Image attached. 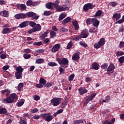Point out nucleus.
<instances>
[{
    "mask_svg": "<svg viewBox=\"0 0 124 124\" xmlns=\"http://www.w3.org/2000/svg\"><path fill=\"white\" fill-rule=\"evenodd\" d=\"M56 61L61 66H62V67H65V68H66V67L68 66V60L65 58H57Z\"/></svg>",
    "mask_w": 124,
    "mask_h": 124,
    "instance_id": "obj_1",
    "label": "nucleus"
},
{
    "mask_svg": "<svg viewBox=\"0 0 124 124\" xmlns=\"http://www.w3.org/2000/svg\"><path fill=\"white\" fill-rule=\"evenodd\" d=\"M16 72L15 73V77L16 79H21L22 78V75L23 74V71H24V68H22V66H19L16 68Z\"/></svg>",
    "mask_w": 124,
    "mask_h": 124,
    "instance_id": "obj_2",
    "label": "nucleus"
},
{
    "mask_svg": "<svg viewBox=\"0 0 124 124\" xmlns=\"http://www.w3.org/2000/svg\"><path fill=\"white\" fill-rule=\"evenodd\" d=\"M105 44V39L102 38L100 39L99 42L94 44V48L95 49H99L101 46H103Z\"/></svg>",
    "mask_w": 124,
    "mask_h": 124,
    "instance_id": "obj_3",
    "label": "nucleus"
},
{
    "mask_svg": "<svg viewBox=\"0 0 124 124\" xmlns=\"http://www.w3.org/2000/svg\"><path fill=\"white\" fill-rule=\"evenodd\" d=\"M70 7L66 6V5H59L56 8V10L58 12H62L63 11H68Z\"/></svg>",
    "mask_w": 124,
    "mask_h": 124,
    "instance_id": "obj_4",
    "label": "nucleus"
},
{
    "mask_svg": "<svg viewBox=\"0 0 124 124\" xmlns=\"http://www.w3.org/2000/svg\"><path fill=\"white\" fill-rule=\"evenodd\" d=\"M41 118L45 119L46 122H51L53 120V116L51 115L50 113H44L41 115Z\"/></svg>",
    "mask_w": 124,
    "mask_h": 124,
    "instance_id": "obj_5",
    "label": "nucleus"
},
{
    "mask_svg": "<svg viewBox=\"0 0 124 124\" xmlns=\"http://www.w3.org/2000/svg\"><path fill=\"white\" fill-rule=\"evenodd\" d=\"M61 101H62V98L55 97L51 100V103L53 106L56 107L60 105Z\"/></svg>",
    "mask_w": 124,
    "mask_h": 124,
    "instance_id": "obj_6",
    "label": "nucleus"
},
{
    "mask_svg": "<svg viewBox=\"0 0 124 124\" xmlns=\"http://www.w3.org/2000/svg\"><path fill=\"white\" fill-rule=\"evenodd\" d=\"M1 102L2 103H8L9 104H11V103H13V102H14L10 95L7 97L6 99H2L1 100Z\"/></svg>",
    "mask_w": 124,
    "mask_h": 124,
    "instance_id": "obj_7",
    "label": "nucleus"
},
{
    "mask_svg": "<svg viewBox=\"0 0 124 124\" xmlns=\"http://www.w3.org/2000/svg\"><path fill=\"white\" fill-rule=\"evenodd\" d=\"M93 7H94V6H93V4L87 3L83 6V10L84 11H88L89 9H93Z\"/></svg>",
    "mask_w": 124,
    "mask_h": 124,
    "instance_id": "obj_8",
    "label": "nucleus"
},
{
    "mask_svg": "<svg viewBox=\"0 0 124 124\" xmlns=\"http://www.w3.org/2000/svg\"><path fill=\"white\" fill-rule=\"evenodd\" d=\"M60 49H61V45L60 44H57L52 47L51 51L52 53H56V52H58Z\"/></svg>",
    "mask_w": 124,
    "mask_h": 124,
    "instance_id": "obj_9",
    "label": "nucleus"
},
{
    "mask_svg": "<svg viewBox=\"0 0 124 124\" xmlns=\"http://www.w3.org/2000/svg\"><path fill=\"white\" fill-rule=\"evenodd\" d=\"M78 93L80 95H83V94H85L86 93H88V90L86 89V87H80L78 89Z\"/></svg>",
    "mask_w": 124,
    "mask_h": 124,
    "instance_id": "obj_10",
    "label": "nucleus"
},
{
    "mask_svg": "<svg viewBox=\"0 0 124 124\" xmlns=\"http://www.w3.org/2000/svg\"><path fill=\"white\" fill-rule=\"evenodd\" d=\"M81 38H87L89 35V32L87 29H84L80 34Z\"/></svg>",
    "mask_w": 124,
    "mask_h": 124,
    "instance_id": "obj_11",
    "label": "nucleus"
},
{
    "mask_svg": "<svg viewBox=\"0 0 124 124\" xmlns=\"http://www.w3.org/2000/svg\"><path fill=\"white\" fill-rule=\"evenodd\" d=\"M15 18L16 19H25L26 18V14L24 13H20V14H17L15 15Z\"/></svg>",
    "mask_w": 124,
    "mask_h": 124,
    "instance_id": "obj_12",
    "label": "nucleus"
},
{
    "mask_svg": "<svg viewBox=\"0 0 124 124\" xmlns=\"http://www.w3.org/2000/svg\"><path fill=\"white\" fill-rule=\"evenodd\" d=\"M26 15V18H27V16L28 17H33L34 19H38L39 18V16H34V13L32 12H30L28 13H27L25 14Z\"/></svg>",
    "mask_w": 124,
    "mask_h": 124,
    "instance_id": "obj_13",
    "label": "nucleus"
},
{
    "mask_svg": "<svg viewBox=\"0 0 124 124\" xmlns=\"http://www.w3.org/2000/svg\"><path fill=\"white\" fill-rule=\"evenodd\" d=\"M0 15H2L3 17L7 18V17H9V12L8 11L4 10L0 12Z\"/></svg>",
    "mask_w": 124,
    "mask_h": 124,
    "instance_id": "obj_14",
    "label": "nucleus"
},
{
    "mask_svg": "<svg viewBox=\"0 0 124 124\" xmlns=\"http://www.w3.org/2000/svg\"><path fill=\"white\" fill-rule=\"evenodd\" d=\"M115 67L114 64H110L107 69L108 72H111L112 71H114V69H115Z\"/></svg>",
    "mask_w": 124,
    "mask_h": 124,
    "instance_id": "obj_15",
    "label": "nucleus"
},
{
    "mask_svg": "<svg viewBox=\"0 0 124 124\" xmlns=\"http://www.w3.org/2000/svg\"><path fill=\"white\" fill-rule=\"evenodd\" d=\"M72 24L74 27H75V31H78L79 30V24H78V22L76 20H74L72 21Z\"/></svg>",
    "mask_w": 124,
    "mask_h": 124,
    "instance_id": "obj_16",
    "label": "nucleus"
},
{
    "mask_svg": "<svg viewBox=\"0 0 124 124\" xmlns=\"http://www.w3.org/2000/svg\"><path fill=\"white\" fill-rule=\"evenodd\" d=\"M13 28H5L3 30L2 33L3 34H6V33H9L12 32Z\"/></svg>",
    "mask_w": 124,
    "mask_h": 124,
    "instance_id": "obj_17",
    "label": "nucleus"
},
{
    "mask_svg": "<svg viewBox=\"0 0 124 124\" xmlns=\"http://www.w3.org/2000/svg\"><path fill=\"white\" fill-rule=\"evenodd\" d=\"M10 93H11L10 90H9L8 89L2 90L1 92V93H2V94H4V93H5L6 96H8V95H9V94H10Z\"/></svg>",
    "mask_w": 124,
    "mask_h": 124,
    "instance_id": "obj_18",
    "label": "nucleus"
},
{
    "mask_svg": "<svg viewBox=\"0 0 124 124\" xmlns=\"http://www.w3.org/2000/svg\"><path fill=\"white\" fill-rule=\"evenodd\" d=\"M11 98L13 100V101H15V100H17L18 99V96L15 93H12L10 95Z\"/></svg>",
    "mask_w": 124,
    "mask_h": 124,
    "instance_id": "obj_19",
    "label": "nucleus"
},
{
    "mask_svg": "<svg viewBox=\"0 0 124 124\" xmlns=\"http://www.w3.org/2000/svg\"><path fill=\"white\" fill-rule=\"evenodd\" d=\"M99 65L96 62H93L92 64V68L95 70H98L99 69Z\"/></svg>",
    "mask_w": 124,
    "mask_h": 124,
    "instance_id": "obj_20",
    "label": "nucleus"
},
{
    "mask_svg": "<svg viewBox=\"0 0 124 124\" xmlns=\"http://www.w3.org/2000/svg\"><path fill=\"white\" fill-rule=\"evenodd\" d=\"M28 25L29 21H24L19 25V27L21 28H25V27H27V26H28Z\"/></svg>",
    "mask_w": 124,
    "mask_h": 124,
    "instance_id": "obj_21",
    "label": "nucleus"
},
{
    "mask_svg": "<svg viewBox=\"0 0 124 124\" xmlns=\"http://www.w3.org/2000/svg\"><path fill=\"white\" fill-rule=\"evenodd\" d=\"M93 26L95 27L96 29H97V27H98V25H99V21L97 20L96 18H94L93 20Z\"/></svg>",
    "mask_w": 124,
    "mask_h": 124,
    "instance_id": "obj_22",
    "label": "nucleus"
},
{
    "mask_svg": "<svg viewBox=\"0 0 124 124\" xmlns=\"http://www.w3.org/2000/svg\"><path fill=\"white\" fill-rule=\"evenodd\" d=\"M80 59V56H79V54L78 53H75L73 55V56L72 57V60L73 61H78V60Z\"/></svg>",
    "mask_w": 124,
    "mask_h": 124,
    "instance_id": "obj_23",
    "label": "nucleus"
},
{
    "mask_svg": "<svg viewBox=\"0 0 124 124\" xmlns=\"http://www.w3.org/2000/svg\"><path fill=\"white\" fill-rule=\"evenodd\" d=\"M83 123H86V120L83 119V120H75L73 121L74 124H83Z\"/></svg>",
    "mask_w": 124,
    "mask_h": 124,
    "instance_id": "obj_24",
    "label": "nucleus"
},
{
    "mask_svg": "<svg viewBox=\"0 0 124 124\" xmlns=\"http://www.w3.org/2000/svg\"><path fill=\"white\" fill-rule=\"evenodd\" d=\"M41 25H40V24H37L36 26H35V28H33L35 32V31H41Z\"/></svg>",
    "mask_w": 124,
    "mask_h": 124,
    "instance_id": "obj_25",
    "label": "nucleus"
},
{
    "mask_svg": "<svg viewBox=\"0 0 124 124\" xmlns=\"http://www.w3.org/2000/svg\"><path fill=\"white\" fill-rule=\"evenodd\" d=\"M70 21H71V17H67L62 21V25H65V24H67Z\"/></svg>",
    "mask_w": 124,
    "mask_h": 124,
    "instance_id": "obj_26",
    "label": "nucleus"
},
{
    "mask_svg": "<svg viewBox=\"0 0 124 124\" xmlns=\"http://www.w3.org/2000/svg\"><path fill=\"white\" fill-rule=\"evenodd\" d=\"M113 123H115V118L110 120V121H109L108 120H105L104 124H112Z\"/></svg>",
    "mask_w": 124,
    "mask_h": 124,
    "instance_id": "obj_27",
    "label": "nucleus"
},
{
    "mask_svg": "<svg viewBox=\"0 0 124 124\" xmlns=\"http://www.w3.org/2000/svg\"><path fill=\"white\" fill-rule=\"evenodd\" d=\"M121 18V14H114L113 15V19H116V21Z\"/></svg>",
    "mask_w": 124,
    "mask_h": 124,
    "instance_id": "obj_28",
    "label": "nucleus"
},
{
    "mask_svg": "<svg viewBox=\"0 0 124 124\" xmlns=\"http://www.w3.org/2000/svg\"><path fill=\"white\" fill-rule=\"evenodd\" d=\"M39 83L42 84L43 86H45L46 85V81L43 78H41L39 79Z\"/></svg>",
    "mask_w": 124,
    "mask_h": 124,
    "instance_id": "obj_29",
    "label": "nucleus"
},
{
    "mask_svg": "<svg viewBox=\"0 0 124 124\" xmlns=\"http://www.w3.org/2000/svg\"><path fill=\"white\" fill-rule=\"evenodd\" d=\"M46 8L48 9H52L53 8V2H49L46 4Z\"/></svg>",
    "mask_w": 124,
    "mask_h": 124,
    "instance_id": "obj_30",
    "label": "nucleus"
},
{
    "mask_svg": "<svg viewBox=\"0 0 124 124\" xmlns=\"http://www.w3.org/2000/svg\"><path fill=\"white\" fill-rule=\"evenodd\" d=\"M27 119L25 118H20L19 120V124H27Z\"/></svg>",
    "mask_w": 124,
    "mask_h": 124,
    "instance_id": "obj_31",
    "label": "nucleus"
},
{
    "mask_svg": "<svg viewBox=\"0 0 124 124\" xmlns=\"http://www.w3.org/2000/svg\"><path fill=\"white\" fill-rule=\"evenodd\" d=\"M89 31L90 33H94L97 31V28L94 27L92 28L89 30Z\"/></svg>",
    "mask_w": 124,
    "mask_h": 124,
    "instance_id": "obj_32",
    "label": "nucleus"
},
{
    "mask_svg": "<svg viewBox=\"0 0 124 124\" xmlns=\"http://www.w3.org/2000/svg\"><path fill=\"white\" fill-rule=\"evenodd\" d=\"M101 14H102V11L101 10H98L96 12L95 15H94V17H100Z\"/></svg>",
    "mask_w": 124,
    "mask_h": 124,
    "instance_id": "obj_33",
    "label": "nucleus"
},
{
    "mask_svg": "<svg viewBox=\"0 0 124 124\" xmlns=\"http://www.w3.org/2000/svg\"><path fill=\"white\" fill-rule=\"evenodd\" d=\"M72 46H73V43L72 42V41H70L69 43L67 45V48L66 49L67 50H69L71 48H72Z\"/></svg>",
    "mask_w": 124,
    "mask_h": 124,
    "instance_id": "obj_34",
    "label": "nucleus"
},
{
    "mask_svg": "<svg viewBox=\"0 0 124 124\" xmlns=\"http://www.w3.org/2000/svg\"><path fill=\"white\" fill-rule=\"evenodd\" d=\"M61 3V1L59 0H56L54 3H52L53 5H54V6L55 7H56L57 8V7H58V6H60V5H59V4Z\"/></svg>",
    "mask_w": 124,
    "mask_h": 124,
    "instance_id": "obj_35",
    "label": "nucleus"
},
{
    "mask_svg": "<svg viewBox=\"0 0 124 124\" xmlns=\"http://www.w3.org/2000/svg\"><path fill=\"white\" fill-rule=\"evenodd\" d=\"M7 110L5 108H0V114H6Z\"/></svg>",
    "mask_w": 124,
    "mask_h": 124,
    "instance_id": "obj_36",
    "label": "nucleus"
},
{
    "mask_svg": "<svg viewBox=\"0 0 124 124\" xmlns=\"http://www.w3.org/2000/svg\"><path fill=\"white\" fill-rule=\"evenodd\" d=\"M44 62V59L42 58H39L36 60V63L40 64V63H43Z\"/></svg>",
    "mask_w": 124,
    "mask_h": 124,
    "instance_id": "obj_37",
    "label": "nucleus"
},
{
    "mask_svg": "<svg viewBox=\"0 0 124 124\" xmlns=\"http://www.w3.org/2000/svg\"><path fill=\"white\" fill-rule=\"evenodd\" d=\"M25 103V101L21 100V101H19V102H18L16 103V106H17L18 107H21V106H22V105H23V104Z\"/></svg>",
    "mask_w": 124,
    "mask_h": 124,
    "instance_id": "obj_38",
    "label": "nucleus"
},
{
    "mask_svg": "<svg viewBox=\"0 0 124 124\" xmlns=\"http://www.w3.org/2000/svg\"><path fill=\"white\" fill-rule=\"evenodd\" d=\"M56 34H57V33L54 31H50V38H54V37L56 36Z\"/></svg>",
    "mask_w": 124,
    "mask_h": 124,
    "instance_id": "obj_39",
    "label": "nucleus"
},
{
    "mask_svg": "<svg viewBox=\"0 0 124 124\" xmlns=\"http://www.w3.org/2000/svg\"><path fill=\"white\" fill-rule=\"evenodd\" d=\"M93 19L94 18H88L86 20V24L87 25H91V24H92V23H93Z\"/></svg>",
    "mask_w": 124,
    "mask_h": 124,
    "instance_id": "obj_40",
    "label": "nucleus"
},
{
    "mask_svg": "<svg viewBox=\"0 0 124 124\" xmlns=\"http://www.w3.org/2000/svg\"><path fill=\"white\" fill-rule=\"evenodd\" d=\"M24 87V83H20L18 84L17 86V90L19 92L22 90V88Z\"/></svg>",
    "mask_w": 124,
    "mask_h": 124,
    "instance_id": "obj_41",
    "label": "nucleus"
},
{
    "mask_svg": "<svg viewBox=\"0 0 124 124\" xmlns=\"http://www.w3.org/2000/svg\"><path fill=\"white\" fill-rule=\"evenodd\" d=\"M49 66H57L58 64L55 62H49L47 63Z\"/></svg>",
    "mask_w": 124,
    "mask_h": 124,
    "instance_id": "obj_42",
    "label": "nucleus"
},
{
    "mask_svg": "<svg viewBox=\"0 0 124 124\" xmlns=\"http://www.w3.org/2000/svg\"><path fill=\"white\" fill-rule=\"evenodd\" d=\"M66 15L63 14H61L59 18V21H62V20H63L64 19V17H66Z\"/></svg>",
    "mask_w": 124,
    "mask_h": 124,
    "instance_id": "obj_43",
    "label": "nucleus"
},
{
    "mask_svg": "<svg viewBox=\"0 0 124 124\" xmlns=\"http://www.w3.org/2000/svg\"><path fill=\"white\" fill-rule=\"evenodd\" d=\"M51 14H52V12L49 11H45L44 12V15H45V16H50Z\"/></svg>",
    "mask_w": 124,
    "mask_h": 124,
    "instance_id": "obj_44",
    "label": "nucleus"
},
{
    "mask_svg": "<svg viewBox=\"0 0 124 124\" xmlns=\"http://www.w3.org/2000/svg\"><path fill=\"white\" fill-rule=\"evenodd\" d=\"M31 57V54H28V53H25L23 55V57L26 60L30 59Z\"/></svg>",
    "mask_w": 124,
    "mask_h": 124,
    "instance_id": "obj_45",
    "label": "nucleus"
},
{
    "mask_svg": "<svg viewBox=\"0 0 124 124\" xmlns=\"http://www.w3.org/2000/svg\"><path fill=\"white\" fill-rule=\"evenodd\" d=\"M48 33H49V31H46V32L44 33V34L42 35V38H45V37H47L48 36Z\"/></svg>",
    "mask_w": 124,
    "mask_h": 124,
    "instance_id": "obj_46",
    "label": "nucleus"
},
{
    "mask_svg": "<svg viewBox=\"0 0 124 124\" xmlns=\"http://www.w3.org/2000/svg\"><path fill=\"white\" fill-rule=\"evenodd\" d=\"M117 4H118V3L116 1H112L109 3V5L110 6H112V7H115Z\"/></svg>",
    "mask_w": 124,
    "mask_h": 124,
    "instance_id": "obj_47",
    "label": "nucleus"
},
{
    "mask_svg": "<svg viewBox=\"0 0 124 124\" xmlns=\"http://www.w3.org/2000/svg\"><path fill=\"white\" fill-rule=\"evenodd\" d=\"M95 95H96V93L91 94V95L88 97V98L90 99L91 101L93 100V99L94 98V97H95Z\"/></svg>",
    "mask_w": 124,
    "mask_h": 124,
    "instance_id": "obj_48",
    "label": "nucleus"
},
{
    "mask_svg": "<svg viewBox=\"0 0 124 124\" xmlns=\"http://www.w3.org/2000/svg\"><path fill=\"white\" fill-rule=\"evenodd\" d=\"M75 77V75L74 74H71L68 78L69 81H73V79Z\"/></svg>",
    "mask_w": 124,
    "mask_h": 124,
    "instance_id": "obj_49",
    "label": "nucleus"
},
{
    "mask_svg": "<svg viewBox=\"0 0 124 124\" xmlns=\"http://www.w3.org/2000/svg\"><path fill=\"white\" fill-rule=\"evenodd\" d=\"M81 38H82L81 35H79L77 37L73 38V40H74L75 41H78V40H79V39H81Z\"/></svg>",
    "mask_w": 124,
    "mask_h": 124,
    "instance_id": "obj_50",
    "label": "nucleus"
},
{
    "mask_svg": "<svg viewBox=\"0 0 124 124\" xmlns=\"http://www.w3.org/2000/svg\"><path fill=\"white\" fill-rule=\"evenodd\" d=\"M33 2L31 0H29L27 1L26 4L28 5V6H31V5L32 6Z\"/></svg>",
    "mask_w": 124,
    "mask_h": 124,
    "instance_id": "obj_51",
    "label": "nucleus"
},
{
    "mask_svg": "<svg viewBox=\"0 0 124 124\" xmlns=\"http://www.w3.org/2000/svg\"><path fill=\"white\" fill-rule=\"evenodd\" d=\"M101 68H102L103 69H107V67H108V63H104L101 66Z\"/></svg>",
    "mask_w": 124,
    "mask_h": 124,
    "instance_id": "obj_52",
    "label": "nucleus"
},
{
    "mask_svg": "<svg viewBox=\"0 0 124 124\" xmlns=\"http://www.w3.org/2000/svg\"><path fill=\"white\" fill-rule=\"evenodd\" d=\"M118 61L120 63H123V62H124V56L120 57Z\"/></svg>",
    "mask_w": 124,
    "mask_h": 124,
    "instance_id": "obj_53",
    "label": "nucleus"
},
{
    "mask_svg": "<svg viewBox=\"0 0 124 124\" xmlns=\"http://www.w3.org/2000/svg\"><path fill=\"white\" fill-rule=\"evenodd\" d=\"M68 31V30L66 28H64V27H62L60 29L61 32H67Z\"/></svg>",
    "mask_w": 124,
    "mask_h": 124,
    "instance_id": "obj_54",
    "label": "nucleus"
},
{
    "mask_svg": "<svg viewBox=\"0 0 124 124\" xmlns=\"http://www.w3.org/2000/svg\"><path fill=\"white\" fill-rule=\"evenodd\" d=\"M19 6L21 7V10H25L27 8V6L25 4H21L19 5Z\"/></svg>",
    "mask_w": 124,
    "mask_h": 124,
    "instance_id": "obj_55",
    "label": "nucleus"
},
{
    "mask_svg": "<svg viewBox=\"0 0 124 124\" xmlns=\"http://www.w3.org/2000/svg\"><path fill=\"white\" fill-rule=\"evenodd\" d=\"M30 26H31V28H34V27L36 26V23L33 22V21H30Z\"/></svg>",
    "mask_w": 124,
    "mask_h": 124,
    "instance_id": "obj_56",
    "label": "nucleus"
},
{
    "mask_svg": "<svg viewBox=\"0 0 124 124\" xmlns=\"http://www.w3.org/2000/svg\"><path fill=\"white\" fill-rule=\"evenodd\" d=\"M33 45L35 46H41L42 45V42H35L33 43Z\"/></svg>",
    "mask_w": 124,
    "mask_h": 124,
    "instance_id": "obj_57",
    "label": "nucleus"
},
{
    "mask_svg": "<svg viewBox=\"0 0 124 124\" xmlns=\"http://www.w3.org/2000/svg\"><path fill=\"white\" fill-rule=\"evenodd\" d=\"M51 86H53V83L47 82V83H46V85H45V87H46V88H50V87H51Z\"/></svg>",
    "mask_w": 124,
    "mask_h": 124,
    "instance_id": "obj_58",
    "label": "nucleus"
},
{
    "mask_svg": "<svg viewBox=\"0 0 124 124\" xmlns=\"http://www.w3.org/2000/svg\"><path fill=\"white\" fill-rule=\"evenodd\" d=\"M122 23H124V18L123 17L122 19L116 22V24H122Z\"/></svg>",
    "mask_w": 124,
    "mask_h": 124,
    "instance_id": "obj_59",
    "label": "nucleus"
},
{
    "mask_svg": "<svg viewBox=\"0 0 124 124\" xmlns=\"http://www.w3.org/2000/svg\"><path fill=\"white\" fill-rule=\"evenodd\" d=\"M119 47L121 49L124 47V42L121 41L119 44Z\"/></svg>",
    "mask_w": 124,
    "mask_h": 124,
    "instance_id": "obj_60",
    "label": "nucleus"
},
{
    "mask_svg": "<svg viewBox=\"0 0 124 124\" xmlns=\"http://www.w3.org/2000/svg\"><path fill=\"white\" fill-rule=\"evenodd\" d=\"M33 98L34 100H35L36 101H37L40 99V97H39V96L38 95H34L33 96Z\"/></svg>",
    "mask_w": 124,
    "mask_h": 124,
    "instance_id": "obj_61",
    "label": "nucleus"
},
{
    "mask_svg": "<svg viewBox=\"0 0 124 124\" xmlns=\"http://www.w3.org/2000/svg\"><path fill=\"white\" fill-rule=\"evenodd\" d=\"M0 59H1L2 60H4V59H6V54H2L0 56Z\"/></svg>",
    "mask_w": 124,
    "mask_h": 124,
    "instance_id": "obj_62",
    "label": "nucleus"
},
{
    "mask_svg": "<svg viewBox=\"0 0 124 124\" xmlns=\"http://www.w3.org/2000/svg\"><path fill=\"white\" fill-rule=\"evenodd\" d=\"M66 106V103H65V102H63L62 103V104L60 105V107H61V108H65Z\"/></svg>",
    "mask_w": 124,
    "mask_h": 124,
    "instance_id": "obj_63",
    "label": "nucleus"
},
{
    "mask_svg": "<svg viewBox=\"0 0 124 124\" xmlns=\"http://www.w3.org/2000/svg\"><path fill=\"white\" fill-rule=\"evenodd\" d=\"M44 42L45 44H47V43H49V42H50V39H49L48 38H46L44 40Z\"/></svg>",
    "mask_w": 124,
    "mask_h": 124,
    "instance_id": "obj_64",
    "label": "nucleus"
}]
</instances>
